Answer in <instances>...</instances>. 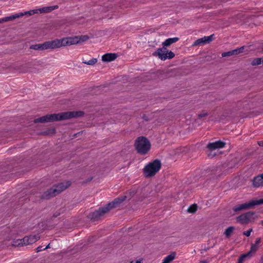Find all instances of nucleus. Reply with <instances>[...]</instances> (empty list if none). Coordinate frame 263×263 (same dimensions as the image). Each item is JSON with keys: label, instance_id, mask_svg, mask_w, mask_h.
I'll use <instances>...</instances> for the list:
<instances>
[{"label": "nucleus", "instance_id": "23", "mask_svg": "<svg viewBox=\"0 0 263 263\" xmlns=\"http://www.w3.org/2000/svg\"><path fill=\"white\" fill-rule=\"evenodd\" d=\"M12 245L14 247H20L25 246L23 243V239L14 240L12 241Z\"/></svg>", "mask_w": 263, "mask_h": 263}, {"label": "nucleus", "instance_id": "20", "mask_svg": "<svg viewBox=\"0 0 263 263\" xmlns=\"http://www.w3.org/2000/svg\"><path fill=\"white\" fill-rule=\"evenodd\" d=\"M175 253H173L170 255H167L163 259L161 263H170L175 258Z\"/></svg>", "mask_w": 263, "mask_h": 263}, {"label": "nucleus", "instance_id": "18", "mask_svg": "<svg viewBox=\"0 0 263 263\" xmlns=\"http://www.w3.org/2000/svg\"><path fill=\"white\" fill-rule=\"evenodd\" d=\"M22 14H14L9 16L1 18H0V23H2L4 22H8L14 20L15 18L22 16Z\"/></svg>", "mask_w": 263, "mask_h": 263}, {"label": "nucleus", "instance_id": "35", "mask_svg": "<svg viewBox=\"0 0 263 263\" xmlns=\"http://www.w3.org/2000/svg\"><path fill=\"white\" fill-rule=\"evenodd\" d=\"M258 144L259 146H263V141H258Z\"/></svg>", "mask_w": 263, "mask_h": 263}, {"label": "nucleus", "instance_id": "16", "mask_svg": "<svg viewBox=\"0 0 263 263\" xmlns=\"http://www.w3.org/2000/svg\"><path fill=\"white\" fill-rule=\"evenodd\" d=\"M261 241L260 238H257L254 243H252L251 249L249 252L252 255V254L255 253L259 248V245Z\"/></svg>", "mask_w": 263, "mask_h": 263}, {"label": "nucleus", "instance_id": "33", "mask_svg": "<svg viewBox=\"0 0 263 263\" xmlns=\"http://www.w3.org/2000/svg\"><path fill=\"white\" fill-rule=\"evenodd\" d=\"M36 252H39L42 250H43L44 249L42 248V246H39L36 249Z\"/></svg>", "mask_w": 263, "mask_h": 263}, {"label": "nucleus", "instance_id": "25", "mask_svg": "<svg viewBox=\"0 0 263 263\" xmlns=\"http://www.w3.org/2000/svg\"><path fill=\"white\" fill-rule=\"evenodd\" d=\"M37 13H38V10H37V9H34V10H32L26 11L24 13L21 12L19 14H23L22 16H24L25 15H32L33 14H34Z\"/></svg>", "mask_w": 263, "mask_h": 263}, {"label": "nucleus", "instance_id": "36", "mask_svg": "<svg viewBox=\"0 0 263 263\" xmlns=\"http://www.w3.org/2000/svg\"><path fill=\"white\" fill-rule=\"evenodd\" d=\"M50 248V244H48L45 248H44L43 249L44 250H45L46 249H48V248Z\"/></svg>", "mask_w": 263, "mask_h": 263}, {"label": "nucleus", "instance_id": "39", "mask_svg": "<svg viewBox=\"0 0 263 263\" xmlns=\"http://www.w3.org/2000/svg\"><path fill=\"white\" fill-rule=\"evenodd\" d=\"M262 50H263V47H262Z\"/></svg>", "mask_w": 263, "mask_h": 263}, {"label": "nucleus", "instance_id": "26", "mask_svg": "<svg viewBox=\"0 0 263 263\" xmlns=\"http://www.w3.org/2000/svg\"><path fill=\"white\" fill-rule=\"evenodd\" d=\"M234 229V228L233 227H230L228 228L224 232V234L227 237H229L231 235L232 233L233 232V230Z\"/></svg>", "mask_w": 263, "mask_h": 263}, {"label": "nucleus", "instance_id": "27", "mask_svg": "<svg viewBox=\"0 0 263 263\" xmlns=\"http://www.w3.org/2000/svg\"><path fill=\"white\" fill-rule=\"evenodd\" d=\"M243 49H244V47L242 46V47H241L240 48H237V49H235L234 50H233V52L234 53V55H237V54H238L240 53H242L243 51Z\"/></svg>", "mask_w": 263, "mask_h": 263}, {"label": "nucleus", "instance_id": "37", "mask_svg": "<svg viewBox=\"0 0 263 263\" xmlns=\"http://www.w3.org/2000/svg\"><path fill=\"white\" fill-rule=\"evenodd\" d=\"M260 223L263 225V220L261 221Z\"/></svg>", "mask_w": 263, "mask_h": 263}, {"label": "nucleus", "instance_id": "29", "mask_svg": "<svg viewBox=\"0 0 263 263\" xmlns=\"http://www.w3.org/2000/svg\"><path fill=\"white\" fill-rule=\"evenodd\" d=\"M234 55L233 52V50L229 51H228V52H223L221 54L222 57H228V56H231V55Z\"/></svg>", "mask_w": 263, "mask_h": 263}, {"label": "nucleus", "instance_id": "38", "mask_svg": "<svg viewBox=\"0 0 263 263\" xmlns=\"http://www.w3.org/2000/svg\"><path fill=\"white\" fill-rule=\"evenodd\" d=\"M261 59H262V65H263V58H261Z\"/></svg>", "mask_w": 263, "mask_h": 263}, {"label": "nucleus", "instance_id": "12", "mask_svg": "<svg viewBox=\"0 0 263 263\" xmlns=\"http://www.w3.org/2000/svg\"><path fill=\"white\" fill-rule=\"evenodd\" d=\"M167 49L164 47L157 49L156 52L153 53V55H158L162 60H165L167 59L166 55L167 54Z\"/></svg>", "mask_w": 263, "mask_h": 263}, {"label": "nucleus", "instance_id": "8", "mask_svg": "<svg viewBox=\"0 0 263 263\" xmlns=\"http://www.w3.org/2000/svg\"><path fill=\"white\" fill-rule=\"evenodd\" d=\"M263 204V199L255 200L241 204L237 205L234 207L233 210L235 212L246 210L257 205Z\"/></svg>", "mask_w": 263, "mask_h": 263}, {"label": "nucleus", "instance_id": "14", "mask_svg": "<svg viewBox=\"0 0 263 263\" xmlns=\"http://www.w3.org/2000/svg\"><path fill=\"white\" fill-rule=\"evenodd\" d=\"M253 185L255 187H263V174L254 178Z\"/></svg>", "mask_w": 263, "mask_h": 263}, {"label": "nucleus", "instance_id": "24", "mask_svg": "<svg viewBox=\"0 0 263 263\" xmlns=\"http://www.w3.org/2000/svg\"><path fill=\"white\" fill-rule=\"evenodd\" d=\"M97 62V59L96 58H92L89 61H83V63L89 65H93L95 64Z\"/></svg>", "mask_w": 263, "mask_h": 263}, {"label": "nucleus", "instance_id": "15", "mask_svg": "<svg viewBox=\"0 0 263 263\" xmlns=\"http://www.w3.org/2000/svg\"><path fill=\"white\" fill-rule=\"evenodd\" d=\"M117 58V54L115 53H106L102 57V60L104 62H111L115 60Z\"/></svg>", "mask_w": 263, "mask_h": 263}, {"label": "nucleus", "instance_id": "30", "mask_svg": "<svg viewBox=\"0 0 263 263\" xmlns=\"http://www.w3.org/2000/svg\"><path fill=\"white\" fill-rule=\"evenodd\" d=\"M175 57V54L171 51H168L167 50V54L166 55V57H167V59H171Z\"/></svg>", "mask_w": 263, "mask_h": 263}, {"label": "nucleus", "instance_id": "17", "mask_svg": "<svg viewBox=\"0 0 263 263\" xmlns=\"http://www.w3.org/2000/svg\"><path fill=\"white\" fill-rule=\"evenodd\" d=\"M58 8V6L57 5H55L43 7L40 9H37V10H38V12H40V13H48L52 10L57 9Z\"/></svg>", "mask_w": 263, "mask_h": 263}, {"label": "nucleus", "instance_id": "7", "mask_svg": "<svg viewBox=\"0 0 263 263\" xmlns=\"http://www.w3.org/2000/svg\"><path fill=\"white\" fill-rule=\"evenodd\" d=\"M257 218V216L253 212H248L241 214L236 218V221L242 224H247Z\"/></svg>", "mask_w": 263, "mask_h": 263}, {"label": "nucleus", "instance_id": "10", "mask_svg": "<svg viewBox=\"0 0 263 263\" xmlns=\"http://www.w3.org/2000/svg\"><path fill=\"white\" fill-rule=\"evenodd\" d=\"M39 239L40 236L37 235H31L24 237L23 238V243L25 244V246H27L35 242Z\"/></svg>", "mask_w": 263, "mask_h": 263}, {"label": "nucleus", "instance_id": "11", "mask_svg": "<svg viewBox=\"0 0 263 263\" xmlns=\"http://www.w3.org/2000/svg\"><path fill=\"white\" fill-rule=\"evenodd\" d=\"M225 143L221 141H217L214 142L209 143L207 147L210 150L221 148L224 147Z\"/></svg>", "mask_w": 263, "mask_h": 263}, {"label": "nucleus", "instance_id": "6", "mask_svg": "<svg viewBox=\"0 0 263 263\" xmlns=\"http://www.w3.org/2000/svg\"><path fill=\"white\" fill-rule=\"evenodd\" d=\"M70 185V182L69 181L61 182L57 185L53 186L51 189H50L48 191L47 195L49 196H55L60 192L65 190Z\"/></svg>", "mask_w": 263, "mask_h": 263}, {"label": "nucleus", "instance_id": "2", "mask_svg": "<svg viewBox=\"0 0 263 263\" xmlns=\"http://www.w3.org/2000/svg\"><path fill=\"white\" fill-rule=\"evenodd\" d=\"M126 196L115 199L112 202L108 203L106 206L99 209L92 213L91 218L94 220L99 218L103 214L109 211L113 208L117 207L122 202L126 199Z\"/></svg>", "mask_w": 263, "mask_h": 263}, {"label": "nucleus", "instance_id": "34", "mask_svg": "<svg viewBox=\"0 0 263 263\" xmlns=\"http://www.w3.org/2000/svg\"><path fill=\"white\" fill-rule=\"evenodd\" d=\"M207 115V113H203L201 114H199L198 116L199 118H202L203 117L206 116Z\"/></svg>", "mask_w": 263, "mask_h": 263}, {"label": "nucleus", "instance_id": "28", "mask_svg": "<svg viewBox=\"0 0 263 263\" xmlns=\"http://www.w3.org/2000/svg\"><path fill=\"white\" fill-rule=\"evenodd\" d=\"M197 210V206L195 204L190 206L187 211L190 213H194Z\"/></svg>", "mask_w": 263, "mask_h": 263}, {"label": "nucleus", "instance_id": "13", "mask_svg": "<svg viewBox=\"0 0 263 263\" xmlns=\"http://www.w3.org/2000/svg\"><path fill=\"white\" fill-rule=\"evenodd\" d=\"M213 34L208 36L198 39L193 44V46H197L201 44H204L211 42L213 40Z\"/></svg>", "mask_w": 263, "mask_h": 263}, {"label": "nucleus", "instance_id": "1", "mask_svg": "<svg viewBox=\"0 0 263 263\" xmlns=\"http://www.w3.org/2000/svg\"><path fill=\"white\" fill-rule=\"evenodd\" d=\"M83 112L81 111H68L61 112L59 114H54L52 115H48L43 116L41 118L36 119L35 122H48L54 121H59L69 119L72 118L81 116Z\"/></svg>", "mask_w": 263, "mask_h": 263}, {"label": "nucleus", "instance_id": "22", "mask_svg": "<svg viewBox=\"0 0 263 263\" xmlns=\"http://www.w3.org/2000/svg\"><path fill=\"white\" fill-rule=\"evenodd\" d=\"M261 58H255L251 60V64L252 66H258L262 63Z\"/></svg>", "mask_w": 263, "mask_h": 263}, {"label": "nucleus", "instance_id": "32", "mask_svg": "<svg viewBox=\"0 0 263 263\" xmlns=\"http://www.w3.org/2000/svg\"><path fill=\"white\" fill-rule=\"evenodd\" d=\"M211 261V259L208 258L205 260H201L200 261V263H208Z\"/></svg>", "mask_w": 263, "mask_h": 263}, {"label": "nucleus", "instance_id": "9", "mask_svg": "<svg viewBox=\"0 0 263 263\" xmlns=\"http://www.w3.org/2000/svg\"><path fill=\"white\" fill-rule=\"evenodd\" d=\"M30 48L35 50H43L49 49H55L54 40L46 42L43 44L32 45L30 46Z\"/></svg>", "mask_w": 263, "mask_h": 263}, {"label": "nucleus", "instance_id": "5", "mask_svg": "<svg viewBox=\"0 0 263 263\" xmlns=\"http://www.w3.org/2000/svg\"><path fill=\"white\" fill-rule=\"evenodd\" d=\"M135 147L139 154L145 155L150 150L151 144L147 138L144 137H140L136 140Z\"/></svg>", "mask_w": 263, "mask_h": 263}, {"label": "nucleus", "instance_id": "21", "mask_svg": "<svg viewBox=\"0 0 263 263\" xmlns=\"http://www.w3.org/2000/svg\"><path fill=\"white\" fill-rule=\"evenodd\" d=\"M251 256H252V255L251 254L250 252H248L246 254H242L239 257L238 263H243L246 258H249Z\"/></svg>", "mask_w": 263, "mask_h": 263}, {"label": "nucleus", "instance_id": "4", "mask_svg": "<svg viewBox=\"0 0 263 263\" xmlns=\"http://www.w3.org/2000/svg\"><path fill=\"white\" fill-rule=\"evenodd\" d=\"M161 163L159 160H155L147 164L143 168V174L146 177H151L160 170Z\"/></svg>", "mask_w": 263, "mask_h": 263}, {"label": "nucleus", "instance_id": "31", "mask_svg": "<svg viewBox=\"0 0 263 263\" xmlns=\"http://www.w3.org/2000/svg\"><path fill=\"white\" fill-rule=\"evenodd\" d=\"M252 232V229H250L246 231L243 232V235L245 236L249 237L250 236L251 233Z\"/></svg>", "mask_w": 263, "mask_h": 263}, {"label": "nucleus", "instance_id": "3", "mask_svg": "<svg viewBox=\"0 0 263 263\" xmlns=\"http://www.w3.org/2000/svg\"><path fill=\"white\" fill-rule=\"evenodd\" d=\"M83 38L87 39V37L83 36ZM82 37L78 36L64 37L62 39H56L54 40L55 48H60L63 46H71L79 43L81 41H84Z\"/></svg>", "mask_w": 263, "mask_h": 263}, {"label": "nucleus", "instance_id": "19", "mask_svg": "<svg viewBox=\"0 0 263 263\" xmlns=\"http://www.w3.org/2000/svg\"><path fill=\"white\" fill-rule=\"evenodd\" d=\"M179 40V38L175 37L173 38H168L162 43L163 47L169 46L171 44L176 43Z\"/></svg>", "mask_w": 263, "mask_h": 263}]
</instances>
